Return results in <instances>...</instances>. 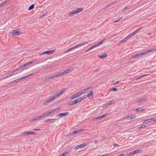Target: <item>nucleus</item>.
Wrapping results in <instances>:
<instances>
[{
  "label": "nucleus",
  "instance_id": "nucleus-1",
  "mask_svg": "<svg viewBox=\"0 0 156 156\" xmlns=\"http://www.w3.org/2000/svg\"><path fill=\"white\" fill-rule=\"evenodd\" d=\"M83 10L82 8H78L76 10L72 11L71 12L69 13V16L70 17L72 16H73V14L79 13Z\"/></svg>",
  "mask_w": 156,
  "mask_h": 156
},
{
  "label": "nucleus",
  "instance_id": "nucleus-2",
  "mask_svg": "<svg viewBox=\"0 0 156 156\" xmlns=\"http://www.w3.org/2000/svg\"><path fill=\"white\" fill-rule=\"evenodd\" d=\"M89 144L88 143H84L82 144H80L79 145L76 146L75 148V150H77L79 148H81L84 147L85 146L88 145Z\"/></svg>",
  "mask_w": 156,
  "mask_h": 156
},
{
  "label": "nucleus",
  "instance_id": "nucleus-3",
  "mask_svg": "<svg viewBox=\"0 0 156 156\" xmlns=\"http://www.w3.org/2000/svg\"><path fill=\"white\" fill-rule=\"evenodd\" d=\"M20 30L19 29H16L12 31L11 33L13 35H19L20 34Z\"/></svg>",
  "mask_w": 156,
  "mask_h": 156
},
{
  "label": "nucleus",
  "instance_id": "nucleus-4",
  "mask_svg": "<svg viewBox=\"0 0 156 156\" xmlns=\"http://www.w3.org/2000/svg\"><path fill=\"white\" fill-rule=\"evenodd\" d=\"M155 50H156V48H153L151 49H150L149 50H148L146 51L140 53V56H141L143 55L146 54L148 53H149L151 51H154Z\"/></svg>",
  "mask_w": 156,
  "mask_h": 156
},
{
  "label": "nucleus",
  "instance_id": "nucleus-5",
  "mask_svg": "<svg viewBox=\"0 0 156 156\" xmlns=\"http://www.w3.org/2000/svg\"><path fill=\"white\" fill-rule=\"evenodd\" d=\"M35 74V73H32V74H29V75H27V76H25L24 77H23L20 78L16 79L15 80L13 81L12 82H14L15 83H17V82H18L20 80L23 79H24L25 78L28 77L29 76H31V75H34Z\"/></svg>",
  "mask_w": 156,
  "mask_h": 156
},
{
  "label": "nucleus",
  "instance_id": "nucleus-6",
  "mask_svg": "<svg viewBox=\"0 0 156 156\" xmlns=\"http://www.w3.org/2000/svg\"><path fill=\"white\" fill-rule=\"evenodd\" d=\"M80 94H81L80 93H79V92L76 93L75 94H74L73 95H72V96L71 97L70 99L71 100H72L73 99L76 98L81 96V95Z\"/></svg>",
  "mask_w": 156,
  "mask_h": 156
},
{
  "label": "nucleus",
  "instance_id": "nucleus-7",
  "mask_svg": "<svg viewBox=\"0 0 156 156\" xmlns=\"http://www.w3.org/2000/svg\"><path fill=\"white\" fill-rule=\"evenodd\" d=\"M55 51V49H54L53 50H52V51H44L42 52L41 54V55H42L44 54H48V55H51L53 51Z\"/></svg>",
  "mask_w": 156,
  "mask_h": 156
},
{
  "label": "nucleus",
  "instance_id": "nucleus-8",
  "mask_svg": "<svg viewBox=\"0 0 156 156\" xmlns=\"http://www.w3.org/2000/svg\"><path fill=\"white\" fill-rule=\"evenodd\" d=\"M66 89H64L62 90L61 91L59 92L56 95V96L57 97H59L61 95L63 94L66 91Z\"/></svg>",
  "mask_w": 156,
  "mask_h": 156
},
{
  "label": "nucleus",
  "instance_id": "nucleus-9",
  "mask_svg": "<svg viewBox=\"0 0 156 156\" xmlns=\"http://www.w3.org/2000/svg\"><path fill=\"white\" fill-rule=\"evenodd\" d=\"M83 131V130L82 129L78 130L76 131H73L71 132L70 134V135H73L75 134H76L77 133H80Z\"/></svg>",
  "mask_w": 156,
  "mask_h": 156
},
{
  "label": "nucleus",
  "instance_id": "nucleus-10",
  "mask_svg": "<svg viewBox=\"0 0 156 156\" xmlns=\"http://www.w3.org/2000/svg\"><path fill=\"white\" fill-rule=\"evenodd\" d=\"M68 113H69L68 112H64V113H61L58 114V115H56V116H59V117L61 118V117H64V116H66L67 115H68Z\"/></svg>",
  "mask_w": 156,
  "mask_h": 156
},
{
  "label": "nucleus",
  "instance_id": "nucleus-11",
  "mask_svg": "<svg viewBox=\"0 0 156 156\" xmlns=\"http://www.w3.org/2000/svg\"><path fill=\"white\" fill-rule=\"evenodd\" d=\"M93 90H91L90 91V93L87 94L86 95L87 97H88L89 98H91L93 97Z\"/></svg>",
  "mask_w": 156,
  "mask_h": 156
},
{
  "label": "nucleus",
  "instance_id": "nucleus-12",
  "mask_svg": "<svg viewBox=\"0 0 156 156\" xmlns=\"http://www.w3.org/2000/svg\"><path fill=\"white\" fill-rule=\"evenodd\" d=\"M108 55L107 53H105L104 55H98V57L100 58L103 59L106 58L107 57Z\"/></svg>",
  "mask_w": 156,
  "mask_h": 156
},
{
  "label": "nucleus",
  "instance_id": "nucleus-13",
  "mask_svg": "<svg viewBox=\"0 0 156 156\" xmlns=\"http://www.w3.org/2000/svg\"><path fill=\"white\" fill-rule=\"evenodd\" d=\"M71 150L69 149L66 151H65L62 154L59 155L58 156H65L67 154L69 153L70 152Z\"/></svg>",
  "mask_w": 156,
  "mask_h": 156
},
{
  "label": "nucleus",
  "instance_id": "nucleus-14",
  "mask_svg": "<svg viewBox=\"0 0 156 156\" xmlns=\"http://www.w3.org/2000/svg\"><path fill=\"white\" fill-rule=\"evenodd\" d=\"M56 120V119H47L45 121H44V122H54Z\"/></svg>",
  "mask_w": 156,
  "mask_h": 156
},
{
  "label": "nucleus",
  "instance_id": "nucleus-15",
  "mask_svg": "<svg viewBox=\"0 0 156 156\" xmlns=\"http://www.w3.org/2000/svg\"><path fill=\"white\" fill-rule=\"evenodd\" d=\"M107 115V114H104L102 115V116H99L98 117L94 118V120H95L97 119H101L104 117H105Z\"/></svg>",
  "mask_w": 156,
  "mask_h": 156
},
{
  "label": "nucleus",
  "instance_id": "nucleus-16",
  "mask_svg": "<svg viewBox=\"0 0 156 156\" xmlns=\"http://www.w3.org/2000/svg\"><path fill=\"white\" fill-rule=\"evenodd\" d=\"M147 99L146 98H141V99H137V101L138 103H140L141 102H143L146 101H147Z\"/></svg>",
  "mask_w": 156,
  "mask_h": 156
},
{
  "label": "nucleus",
  "instance_id": "nucleus-17",
  "mask_svg": "<svg viewBox=\"0 0 156 156\" xmlns=\"http://www.w3.org/2000/svg\"><path fill=\"white\" fill-rule=\"evenodd\" d=\"M78 102H77L76 100H75L72 101L71 103H69L68 104V105H71V106H72V105H73L76 104Z\"/></svg>",
  "mask_w": 156,
  "mask_h": 156
},
{
  "label": "nucleus",
  "instance_id": "nucleus-18",
  "mask_svg": "<svg viewBox=\"0 0 156 156\" xmlns=\"http://www.w3.org/2000/svg\"><path fill=\"white\" fill-rule=\"evenodd\" d=\"M56 98L57 97L55 95L54 96H53L51 98H50L48 100V101L50 103L54 101Z\"/></svg>",
  "mask_w": 156,
  "mask_h": 156
},
{
  "label": "nucleus",
  "instance_id": "nucleus-19",
  "mask_svg": "<svg viewBox=\"0 0 156 156\" xmlns=\"http://www.w3.org/2000/svg\"><path fill=\"white\" fill-rule=\"evenodd\" d=\"M116 3H117V2L116 1H115L114 2H113L111 4L107 5L106 6L105 8H107L108 7H110L111 6H112V5H113L114 4H116Z\"/></svg>",
  "mask_w": 156,
  "mask_h": 156
},
{
  "label": "nucleus",
  "instance_id": "nucleus-20",
  "mask_svg": "<svg viewBox=\"0 0 156 156\" xmlns=\"http://www.w3.org/2000/svg\"><path fill=\"white\" fill-rule=\"evenodd\" d=\"M144 110V109H143V108H138L135 109L134 110V111H136V112H140L143 111Z\"/></svg>",
  "mask_w": 156,
  "mask_h": 156
},
{
  "label": "nucleus",
  "instance_id": "nucleus-21",
  "mask_svg": "<svg viewBox=\"0 0 156 156\" xmlns=\"http://www.w3.org/2000/svg\"><path fill=\"white\" fill-rule=\"evenodd\" d=\"M69 73V71L68 70H66L63 72L59 73V75L61 76L63 75L64 74H66V73Z\"/></svg>",
  "mask_w": 156,
  "mask_h": 156
},
{
  "label": "nucleus",
  "instance_id": "nucleus-22",
  "mask_svg": "<svg viewBox=\"0 0 156 156\" xmlns=\"http://www.w3.org/2000/svg\"><path fill=\"white\" fill-rule=\"evenodd\" d=\"M153 120V118L151 119H148L146 120H145L144 122H143L144 123H147L151 122L152 120Z\"/></svg>",
  "mask_w": 156,
  "mask_h": 156
},
{
  "label": "nucleus",
  "instance_id": "nucleus-23",
  "mask_svg": "<svg viewBox=\"0 0 156 156\" xmlns=\"http://www.w3.org/2000/svg\"><path fill=\"white\" fill-rule=\"evenodd\" d=\"M34 62V61H31V62H28L27 63H26L25 64L23 65L24 67H25L27 66H28L30 64H32Z\"/></svg>",
  "mask_w": 156,
  "mask_h": 156
},
{
  "label": "nucleus",
  "instance_id": "nucleus-24",
  "mask_svg": "<svg viewBox=\"0 0 156 156\" xmlns=\"http://www.w3.org/2000/svg\"><path fill=\"white\" fill-rule=\"evenodd\" d=\"M143 28V27H140L139 28L137 29L136 30L134 31L133 33L135 35L136 34L138 31H139L140 30Z\"/></svg>",
  "mask_w": 156,
  "mask_h": 156
},
{
  "label": "nucleus",
  "instance_id": "nucleus-25",
  "mask_svg": "<svg viewBox=\"0 0 156 156\" xmlns=\"http://www.w3.org/2000/svg\"><path fill=\"white\" fill-rule=\"evenodd\" d=\"M141 57V56H140V55L139 53L136 54V55H134L132 57H131V58H135L139 57Z\"/></svg>",
  "mask_w": 156,
  "mask_h": 156
},
{
  "label": "nucleus",
  "instance_id": "nucleus-26",
  "mask_svg": "<svg viewBox=\"0 0 156 156\" xmlns=\"http://www.w3.org/2000/svg\"><path fill=\"white\" fill-rule=\"evenodd\" d=\"M96 47H97L96 45L95 44L92 46H91L88 49H87L86 51H85V52H87L88 51L90 50L91 49H93L94 48H95Z\"/></svg>",
  "mask_w": 156,
  "mask_h": 156
},
{
  "label": "nucleus",
  "instance_id": "nucleus-27",
  "mask_svg": "<svg viewBox=\"0 0 156 156\" xmlns=\"http://www.w3.org/2000/svg\"><path fill=\"white\" fill-rule=\"evenodd\" d=\"M27 135L32 134L35 135L36 134V133L31 131H27Z\"/></svg>",
  "mask_w": 156,
  "mask_h": 156
},
{
  "label": "nucleus",
  "instance_id": "nucleus-28",
  "mask_svg": "<svg viewBox=\"0 0 156 156\" xmlns=\"http://www.w3.org/2000/svg\"><path fill=\"white\" fill-rule=\"evenodd\" d=\"M59 73L58 74H56L53 76H52L51 77V79H53L55 78H56L58 76H60Z\"/></svg>",
  "mask_w": 156,
  "mask_h": 156
},
{
  "label": "nucleus",
  "instance_id": "nucleus-29",
  "mask_svg": "<svg viewBox=\"0 0 156 156\" xmlns=\"http://www.w3.org/2000/svg\"><path fill=\"white\" fill-rule=\"evenodd\" d=\"M46 116L45 114H43L41 116L37 117V120H40L41 118H43L44 116Z\"/></svg>",
  "mask_w": 156,
  "mask_h": 156
},
{
  "label": "nucleus",
  "instance_id": "nucleus-30",
  "mask_svg": "<svg viewBox=\"0 0 156 156\" xmlns=\"http://www.w3.org/2000/svg\"><path fill=\"white\" fill-rule=\"evenodd\" d=\"M118 90V88L116 87L112 88L110 89V90L111 91H117Z\"/></svg>",
  "mask_w": 156,
  "mask_h": 156
},
{
  "label": "nucleus",
  "instance_id": "nucleus-31",
  "mask_svg": "<svg viewBox=\"0 0 156 156\" xmlns=\"http://www.w3.org/2000/svg\"><path fill=\"white\" fill-rule=\"evenodd\" d=\"M104 41V40H103L101 41H100V42H99L98 43L95 44L96 45V47H98V46H99V45H100V44H101L103 43V42Z\"/></svg>",
  "mask_w": 156,
  "mask_h": 156
},
{
  "label": "nucleus",
  "instance_id": "nucleus-32",
  "mask_svg": "<svg viewBox=\"0 0 156 156\" xmlns=\"http://www.w3.org/2000/svg\"><path fill=\"white\" fill-rule=\"evenodd\" d=\"M134 35H135L133 32L132 33L130 34L129 35L127 36V38H128L129 39V38H131V37H132Z\"/></svg>",
  "mask_w": 156,
  "mask_h": 156
},
{
  "label": "nucleus",
  "instance_id": "nucleus-33",
  "mask_svg": "<svg viewBox=\"0 0 156 156\" xmlns=\"http://www.w3.org/2000/svg\"><path fill=\"white\" fill-rule=\"evenodd\" d=\"M37 120V117H36L35 118L33 119H31L29 120V121L30 122H32L33 121H34L36 120Z\"/></svg>",
  "mask_w": 156,
  "mask_h": 156
},
{
  "label": "nucleus",
  "instance_id": "nucleus-34",
  "mask_svg": "<svg viewBox=\"0 0 156 156\" xmlns=\"http://www.w3.org/2000/svg\"><path fill=\"white\" fill-rule=\"evenodd\" d=\"M34 8V4H32L30 5L29 8L28 10H30Z\"/></svg>",
  "mask_w": 156,
  "mask_h": 156
},
{
  "label": "nucleus",
  "instance_id": "nucleus-35",
  "mask_svg": "<svg viewBox=\"0 0 156 156\" xmlns=\"http://www.w3.org/2000/svg\"><path fill=\"white\" fill-rule=\"evenodd\" d=\"M133 153L134 154H137L138 153H140L141 152V151L140 150H136L134 151H133Z\"/></svg>",
  "mask_w": 156,
  "mask_h": 156
},
{
  "label": "nucleus",
  "instance_id": "nucleus-36",
  "mask_svg": "<svg viewBox=\"0 0 156 156\" xmlns=\"http://www.w3.org/2000/svg\"><path fill=\"white\" fill-rule=\"evenodd\" d=\"M87 97L86 95H84L82 97L80 98V100L81 101L83 100L85 98Z\"/></svg>",
  "mask_w": 156,
  "mask_h": 156
},
{
  "label": "nucleus",
  "instance_id": "nucleus-37",
  "mask_svg": "<svg viewBox=\"0 0 156 156\" xmlns=\"http://www.w3.org/2000/svg\"><path fill=\"white\" fill-rule=\"evenodd\" d=\"M74 48H74V47H72V48H70V49H69L68 50H67L65 51L64 52H65V53L67 52H69V51H70L71 50H73V49H74Z\"/></svg>",
  "mask_w": 156,
  "mask_h": 156
},
{
  "label": "nucleus",
  "instance_id": "nucleus-38",
  "mask_svg": "<svg viewBox=\"0 0 156 156\" xmlns=\"http://www.w3.org/2000/svg\"><path fill=\"white\" fill-rule=\"evenodd\" d=\"M47 13H48V12H46L45 13L42 14H41V16L39 17V18H41L43 17H44V16H46V14H47Z\"/></svg>",
  "mask_w": 156,
  "mask_h": 156
},
{
  "label": "nucleus",
  "instance_id": "nucleus-39",
  "mask_svg": "<svg viewBox=\"0 0 156 156\" xmlns=\"http://www.w3.org/2000/svg\"><path fill=\"white\" fill-rule=\"evenodd\" d=\"M134 154L133 153V151L129 153L128 154H126V156H129L130 155H132Z\"/></svg>",
  "mask_w": 156,
  "mask_h": 156
},
{
  "label": "nucleus",
  "instance_id": "nucleus-40",
  "mask_svg": "<svg viewBox=\"0 0 156 156\" xmlns=\"http://www.w3.org/2000/svg\"><path fill=\"white\" fill-rule=\"evenodd\" d=\"M50 67V66L49 65H45L43 67V68L44 69H46L48 68H49Z\"/></svg>",
  "mask_w": 156,
  "mask_h": 156
},
{
  "label": "nucleus",
  "instance_id": "nucleus-41",
  "mask_svg": "<svg viewBox=\"0 0 156 156\" xmlns=\"http://www.w3.org/2000/svg\"><path fill=\"white\" fill-rule=\"evenodd\" d=\"M52 113H53V112L52 111H51L50 112H48L46 113L45 114V115L46 116H48V115H49L51 114Z\"/></svg>",
  "mask_w": 156,
  "mask_h": 156
},
{
  "label": "nucleus",
  "instance_id": "nucleus-42",
  "mask_svg": "<svg viewBox=\"0 0 156 156\" xmlns=\"http://www.w3.org/2000/svg\"><path fill=\"white\" fill-rule=\"evenodd\" d=\"M14 74H9V75L5 77H4L3 78L5 79L8 78V77H10V76H12V75H14Z\"/></svg>",
  "mask_w": 156,
  "mask_h": 156
},
{
  "label": "nucleus",
  "instance_id": "nucleus-43",
  "mask_svg": "<svg viewBox=\"0 0 156 156\" xmlns=\"http://www.w3.org/2000/svg\"><path fill=\"white\" fill-rule=\"evenodd\" d=\"M7 1H5L4 2H2V3L0 5H1V6L2 7V6L4 5L7 3Z\"/></svg>",
  "mask_w": 156,
  "mask_h": 156
},
{
  "label": "nucleus",
  "instance_id": "nucleus-44",
  "mask_svg": "<svg viewBox=\"0 0 156 156\" xmlns=\"http://www.w3.org/2000/svg\"><path fill=\"white\" fill-rule=\"evenodd\" d=\"M136 117L135 115H132L130 117V119H134Z\"/></svg>",
  "mask_w": 156,
  "mask_h": 156
},
{
  "label": "nucleus",
  "instance_id": "nucleus-45",
  "mask_svg": "<svg viewBox=\"0 0 156 156\" xmlns=\"http://www.w3.org/2000/svg\"><path fill=\"white\" fill-rule=\"evenodd\" d=\"M79 93H80L81 94H80L81 95H82L83 94L85 93V91L84 89L82 90V91H80L79 92Z\"/></svg>",
  "mask_w": 156,
  "mask_h": 156
},
{
  "label": "nucleus",
  "instance_id": "nucleus-46",
  "mask_svg": "<svg viewBox=\"0 0 156 156\" xmlns=\"http://www.w3.org/2000/svg\"><path fill=\"white\" fill-rule=\"evenodd\" d=\"M50 102L48 101V100H47L44 102L43 103V105H47L48 104H49Z\"/></svg>",
  "mask_w": 156,
  "mask_h": 156
},
{
  "label": "nucleus",
  "instance_id": "nucleus-47",
  "mask_svg": "<svg viewBox=\"0 0 156 156\" xmlns=\"http://www.w3.org/2000/svg\"><path fill=\"white\" fill-rule=\"evenodd\" d=\"M129 39L128 38H127V37H125L124 39L122 40V41L123 43L125 42L126 41H127V40Z\"/></svg>",
  "mask_w": 156,
  "mask_h": 156
},
{
  "label": "nucleus",
  "instance_id": "nucleus-48",
  "mask_svg": "<svg viewBox=\"0 0 156 156\" xmlns=\"http://www.w3.org/2000/svg\"><path fill=\"white\" fill-rule=\"evenodd\" d=\"M27 131H24L21 134V135L23 136L27 135Z\"/></svg>",
  "mask_w": 156,
  "mask_h": 156
},
{
  "label": "nucleus",
  "instance_id": "nucleus-49",
  "mask_svg": "<svg viewBox=\"0 0 156 156\" xmlns=\"http://www.w3.org/2000/svg\"><path fill=\"white\" fill-rule=\"evenodd\" d=\"M60 109L59 108H58L57 109H55L53 110H52L51 111L53 112V113L55 112L59 111Z\"/></svg>",
  "mask_w": 156,
  "mask_h": 156
},
{
  "label": "nucleus",
  "instance_id": "nucleus-50",
  "mask_svg": "<svg viewBox=\"0 0 156 156\" xmlns=\"http://www.w3.org/2000/svg\"><path fill=\"white\" fill-rule=\"evenodd\" d=\"M122 16L120 19H119L118 20H115L114 21V23H116L118 22L122 18Z\"/></svg>",
  "mask_w": 156,
  "mask_h": 156
},
{
  "label": "nucleus",
  "instance_id": "nucleus-51",
  "mask_svg": "<svg viewBox=\"0 0 156 156\" xmlns=\"http://www.w3.org/2000/svg\"><path fill=\"white\" fill-rule=\"evenodd\" d=\"M148 75V74H146L144 75H142L141 76H140V77H139L137 78V79H140L141 77H142L143 76H147V75Z\"/></svg>",
  "mask_w": 156,
  "mask_h": 156
},
{
  "label": "nucleus",
  "instance_id": "nucleus-52",
  "mask_svg": "<svg viewBox=\"0 0 156 156\" xmlns=\"http://www.w3.org/2000/svg\"><path fill=\"white\" fill-rule=\"evenodd\" d=\"M91 88V87H87V88H85L84 90H85V91H87V90H88L89 89H90Z\"/></svg>",
  "mask_w": 156,
  "mask_h": 156
},
{
  "label": "nucleus",
  "instance_id": "nucleus-53",
  "mask_svg": "<svg viewBox=\"0 0 156 156\" xmlns=\"http://www.w3.org/2000/svg\"><path fill=\"white\" fill-rule=\"evenodd\" d=\"M91 88V87H87V88H85L84 90H85V91H87V90H88L89 89H90Z\"/></svg>",
  "mask_w": 156,
  "mask_h": 156
},
{
  "label": "nucleus",
  "instance_id": "nucleus-54",
  "mask_svg": "<svg viewBox=\"0 0 156 156\" xmlns=\"http://www.w3.org/2000/svg\"><path fill=\"white\" fill-rule=\"evenodd\" d=\"M129 5H128V6H126V7H125V8L124 9H123V10H122V11H123V10H124L125 9H129Z\"/></svg>",
  "mask_w": 156,
  "mask_h": 156
},
{
  "label": "nucleus",
  "instance_id": "nucleus-55",
  "mask_svg": "<svg viewBox=\"0 0 156 156\" xmlns=\"http://www.w3.org/2000/svg\"><path fill=\"white\" fill-rule=\"evenodd\" d=\"M110 105V104L108 103L104 105V107L105 108L106 107H107Z\"/></svg>",
  "mask_w": 156,
  "mask_h": 156
},
{
  "label": "nucleus",
  "instance_id": "nucleus-56",
  "mask_svg": "<svg viewBox=\"0 0 156 156\" xmlns=\"http://www.w3.org/2000/svg\"><path fill=\"white\" fill-rule=\"evenodd\" d=\"M17 71L16 70H16H13L11 71H10V72H9V73H13L14 72H16Z\"/></svg>",
  "mask_w": 156,
  "mask_h": 156
},
{
  "label": "nucleus",
  "instance_id": "nucleus-57",
  "mask_svg": "<svg viewBox=\"0 0 156 156\" xmlns=\"http://www.w3.org/2000/svg\"><path fill=\"white\" fill-rule=\"evenodd\" d=\"M80 99V98H79L76 100L78 103L80 102L81 101Z\"/></svg>",
  "mask_w": 156,
  "mask_h": 156
},
{
  "label": "nucleus",
  "instance_id": "nucleus-58",
  "mask_svg": "<svg viewBox=\"0 0 156 156\" xmlns=\"http://www.w3.org/2000/svg\"><path fill=\"white\" fill-rule=\"evenodd\" d=\"M73 68H71L69 69H68V70L69 71V72H70L72 71H73Z\"/></svg>",
  "mask_w": 156,
  "mask_h": 156
},
{
  "label": "nucleus",
  "instance_id": "nucleus-59",
  "mask_svg": "<svg viewBox=\"0 0 156 156\" xmlns=\"http://www.w3.org/2000/svg\"><path fill=\"white\" fill-rule=\"evenodd\" d=\"M113 145L115 147H117V146H119V145L116 144V143H114L113 144Z\"/></svg>",
  "mask_w": 156,
  "mask_h": 156
},
{
  "label": "nucleus",
  "instance_id": "nucleus-60",
  "mask_svg": "<svg viewBox=\"0 0 156 156\" xmlns=\"http://www.w3.org/2000/svg\"><path fill=\"white\" fill-rule=\"evenodd\" d=\"M34 130H38L40 131L41 130L39 129H33Z\"/></svg>",
  "mask_w": 156,
  "mask_h": 156
},
{
  "label": "nucleus",
  "instance_id": "nucleus-61",
  "mask_svg": "<svg viewBox=\"0 0 156 156\" xmlns=\"http://www.w3.org/2000/svg\"><path fill=\"white\" fill-rule=\"evenodd\" d=\"M80 44H78V45H77L76 46L74 47L75 48H77V47H80Z\"/></svg>",
  "mask_w": 156,
  "mask_h": 156
},
{
  "label": "nucleus",
  "instance_id": "nucleus-62",
  "mask_svg": "<svg viewBox=\"0 0 156 156\" xmlns=\"http://www.w3.org/2000/svg\"><path fill=\"white\" fill-rule=\"evenodd\" d=\"M145 127V126L144 125H143L141 126H140V128H144Z\"/></svg>",
  "mask_w": 156,
  "mask_h": 156
},
{
  "label": "nucleus",
  "instance_id": "nucleus-63",
  "mask_svg": "<svg viewBox=\"0 0 156 156\" xmlns=\"http://www.w3.org/2000/svg\"><path fill=\"white\" fill-rule=\"evenodd\" d=\"M126 119H127L128 120L130 119V117L129 116H127L126 117Z\"/></svg>",
  "mask_w": 156,
  "mask_h": 156
},
{
  "label": "nucleus",
  "instance_id": "nucleus-64",
  "mask_svg": "<svg viewBox=\"0 0 156 156\" xmlns=\"http://www.w3.org/2000/svg\"><path fill=\"white\" fill-rule=\"evenodd\" d=\"M124 155V154H119L118 156H123Z\"/></svg>",
  "mask_w": 156,
  "mask_h": 156
}]
</instances>
